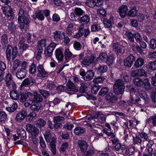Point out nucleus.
I'll return each instance as SVG.
<instances>
[{"instance_id":"nucleus-1","label":"nucleus","mask_w":156,"mask_h":156,"mask_svg":"<svg viewBox=\"0 0 156 156\" xmlns=\"http://www.w3.org/2000/svg\"><path fill=\"white\" fill-rule=\"evenodd\" d=\"M113 87L114 91L116 95L122 94L125 88L124 82L121 79L116 80L113 85Z\"/></svg>"},{"instance_id":"nucleus-2","label":"nucleus","mask_w":156,"mask_h":156,"mask_svg":"<svg viewBox=\"0 0 156 156\" xmlns=\"http://www.w3.org/2000/svg\"><path fill=\"white\" fill-rule=\"evenodd\" d=\"M6 54L7 59L9 60L11 58L12 52V59L14 60L16 57L18 52L17 48L16 47L13 48L10 45H8L6 50Z\"/></svg>"},{"instance_id":"nucleus-3","label":"nucleus","mask_w":156,"mask_h":156,"mask_svg":"<svg viewBox=\"0 0 156 156\" xmlns=\"http://www.w3.org/2000/svg\"><path fill=\"white\" fill-rule=\"evenodd\" d=\"M18 20L19 24V27L21 29L24 28L25 25H27L30 21V18L27 13H25L23 16L18 17Z\"/></svg>"},{"instance_id":"nucleus-4","label":"nucleus","mask_w":156,"mask_h":156,"mask_svg":"<svg viewBox=\"0 0 156 156\" xmlns=\"http://www.w3.org/2000/svg\"><path fill=\"white\" fill-rule=\"evenodd\" d=\"M4 80L5 82L6 86L8 89H10L11 87H15L16 85L15 82L13 80L12 74L9 73H8L5 76Z\"/></svg>"},{"instance_id":"nucleus-5","label":"nucleus","mask_w":156,"mask_h":156,"mask_svg":"<svg viewBox=\"0 0 156 156\" xmlns=\"http://www.w3.org/2000/svg\"><path fill=\"white\" fill-rule=\"evenodd\" d=\"M96 62V57L93 55L86 56L81 61L82 64L87 66H89L91 64H95Z\"/></svg>"},{"instance_id":"nucleus-6","label":"nucleus","mask_w":156,"mask_h":156,"mask_svg":"<svg viewBox=\"0 0 156 156\" xmlns=\"http://www.w3.org/2000/svg\"><path fill=\"white\" fill-rule=\"evenodd\" d=\"M56 45V44L53 42H51L47 48L44 51V54L46 57L51 56L52 52Z\"/></svg>"},{"instance_id":"nucleus-7","label":"nucleus","mask_w":156,"mask_h":156,"mask_svg":"<svg viewBox=\"0 0 156 156\" xmlns=\"http://www.w3.org/2000/svg\"><path fill=\"white\" fill-rule=\"evenodd\" d=\"M80 74L82 76L83 79L86 81H89L93 78L94 72L91 70L87 71L86 73L81 72L80 73Z\"/></svg>"},{"instance_id":"nucleus-8","label":"nucleus","mask_w":156,"mask_h":156,"mask_svg":"<svg viewBox=\"0 0 156 156\" xmlns=\"http://www.w3.org/2000/svg\"><path fill=\"white\" fill-rule=\"evenodd\" d=\"M17 88V86L16 85L15 88L11 87L10 89L11 90L9 93L10 97L13 100H18L19 99L20 96L19 93L16 90Z\"/></svg>"},{"instance_id":"nucleus-9","label":"nucleus","mask_w":156,"mask_h":156,"mask_svg":"<svg viewBox=\"0 0 156 156\" xmlns=\"http://www.w3.org/2000/svg\"><path fill=\"white\" fill-rule=\"evenodd\" d=\"M66 89L67 90L73 92L72 94L78 91V88L70 80H69L66 84Z\"/></svg>"},{"instance_id":"nucleus-10","label":"nucleus","mask_w":156,"mask_h":156,"mask_svg":"<svg viewBox=\"0 0 156 156\" xmlns=\"http://www.w3.org/2000/svg\"><path fill=\"white\" fill-rule=\"evenodd\" d=\"M27 114V111L22 109L16 115L15 119L17 121L20 122L25 118Z\"/></svg>"},{"instance_id":"nucleus-11","label":"nucleus","mask_w":156,"mask_h":156,"mask_svg":"<svg viewBox=\"0 0 156 156\" xmlns=\"http://www.w3.org/2000/svg\"><path fill=\"white\" fill-rule=\"evenodd\" d=\"M37 76L40 78H44L48 74V73L44 70L43 66L42 65H39L37 67Z\"/></svg>"},{"instance_id":"nucleus-12","label":"nucleus","mask_w":156,"mask_h":156,"mask_svg":"<svg viewBox=\"0 0 156 156\" xmlns=\"http://www.w3.org/2000/svg\"><path fill=\"white\" fill-rule=\"evenodd\" d=\"M94 118L100 123H103L106 122V117L101 112L96 113L94 115Z\"/></svg>"},{"instance_id":"nucleus-13","label":"nucleus","mask_w":156,"mask_h":156,"mask_svg":"<svg viewBox=\"0 0 156 156\" xmlns=\"http://www.w3.org/2000/svg\"><path fill=\"white\" fill-rule=\"evenodd\" d=\"M128 10V8L126 5H122L119 7L118 12L121 18H124L126 16H127V12Z\"/></svg>"},{"instance_id":"nucleus-14","label":"nucleus","mask_w":156,"mask_h":156,"mask_svg":"<svg viewBox=\"0 0 156 156\" xmlns=\"http://www.w3.org/2000/svg\"><path fill=\"white\" fill-rule=\"evenodd\" d=\"M135 59V57L133 55H130L124 61V65L127 67H131Z\"/></svg>"},{"instance_id":"nucleus-15","label":"nucleus","mask_w":156,"mask_h":156,"mask_svg":"<svg viewBox=\"0 0 156 156\" xmlns=\"http://www.w3.org/2000/svg\"><path fill=\"white\" fill-rule=\"evenodd\" d=\"M80 151L83 153H85L87 151L88 145L87 142L84 140H79L78 143Z\"/></svg>"},{"instance_id":"nucleus-16","label":"nucleus","mask_w":156,"mask_h":156,"mask_svg":"<svg viewBox=\"0 0 156 156\" xmlns=\"http://www.w3.org/2000/svg\"><path fill=\"white\" fill-rule=\"evenodd\" d=\"M124 47L118 43H114L113 45V50L116 53H121L124 52Z\"/></svg>"},{"instance_id":"nucleus-17","label":"nucleus","mask_w":156,"mask_h":156,"mask_svg":"<svg viewBox=\"0 0 156 156\" xmlns=\"http://www.w3.org/2000/svg\"><path fill=\"white\" fill-rule=\"evenodd\" d=\"M14 75L18 79L22 80L26 76V72L22 69H18L16 72L15 71Z\"/></svg>"},{"instance_id":"nucleus-18","label":"nucleus","mask_w":156,"mask_h":156,"mask_svg":"<svg viewBox=\"0 0 156 156\" xmlns=\"http://www.w3.org/2000/svg\"><path fill=\"white\" fill-rule=\"evenodd\" d=\"M54 39L57 41H60L64 37L65 33L62 31H55L54 33Z\"/></svg>"},{"instance_id":"nucleus-19","label":"nucleus","mask_w":156,"mask_h":156,"mask_svg":"<svg viewBox=\"0 0 156 156\" xmlns=\"http://www.w3.org/2000/svg\"><path fill=\"white\" fill-rule=\"evenodd\" d=\"M78 25L75 23L70 22L69 23L66 30V32L67 34L69 35H71L73 31V28L75 27V26H77Z\"/></svg>"},{"instance_id":"nucleus-20","label":"nucleus","mask_w":156,"mask_h":156,"mask_svg":"<svg viewBox=\"0 0 156 156\" xmlns=\"http://www.w3.org/2000/svg\"><path fill=\"white\" fill-rule=\"evenodd\" d=\"M53 119L54 122L55 123L54 125V127L55 128H57L58 127H60L61 125V123H58L64 120V118L62 117L58 116L54 117Z\"/></svg>"},{"instance_id":"nucleus-21","label":"nucleus","mask_w":156,"mask_h":156,"mask_svg":"<svg viewBox=\"0 0 156 156\" xmlns=\"http://www.w3.org/2000/svg\"><path fill=\"white\" fill-rule=\"evenodd\" d=\"M35 80L32 77L27 78L25 79L23 81L21 86H25L30 85L31 83H35Z\"/></svg>"},{"instance_id":"nucleus-22","label":"nucleus","mask_w":156,"mask_h":156,"mask_svg":"<svg viewBox=\"0 0 156 156\" xmlns=\"http://www.w3.org/2000/svg\"><path fill=\"white\" fill-rule=\"evenodd\" d=\"M47 41L45 39L39 40L37 42V48L43 50V48H45L47 45Z\"/></svg>"},{"instance_id":"nucleus-23","label":"nucleus","mask_w":156,"mask_h":156,"mask_svg":"<svg viewBox=\"0 0 156 156\" xmlns=\"http://www.w3.org/2000/svg\"><path fill=\"white\" fill-rule=\"evenodd\" d=\"M137 11L138 10L136 9V7L135 6H134L128 12L127 16L132 17L136 16L138 15Z\"/></svg>"},{"instance_id":"nucleus-24","label":"nucleus","mask_w":156,"mask_h":156,"mask_svg":"<svg viewBox=\"0 0 156 156\" xmlns=\"http://www.w3.org/2000/svg\"><path fill=\"white\" fill-rule=\"evenodd\" d=\"M135 149L134 147H130L126 149V150L123 151V154L126 156H130L135 151Z\"/></svg>"},{"instance_id":"nucleus-25","label":"nucleus","mask_w":156,"mask_h":156,"mask_svg":"<svg viewBox=\"0 0 156 156\" xmlns=\"http://www.w3.org/2000/svg\"><path fill=\"white\" fill-rule=\"evenodd\" d=\"M105 98L110 102L115 103L117 100V97L115 95H113L112 94H109L105 97Z\"/></svg>"},{"instance_id":"nucleus-26","label":"nucleus","mask_w":156,"mask_h":156,"mask_svg":"<svg viewBox=\"0 0 156 156\" xmlns=\"http://www.w3.org/2000/svg\"><path fill=\"white\" fill-rule=\"evenodd\" d=\"M21 62L18 59H16L14 61L12 70L13 75L15 74V70L21 65Z\"/></svg>"},{"instance_id":"nucleus-27","label":"nucleus","mask_w":156,"mask_h":156,"mask_svg":"<svg viewBox=\"0 0 156 156\" xmlns=\"http://www.w3.org/2000/svg\"><path fill=\"white\" fill-rule=\"evenodd\" d=\"M144 60L141 58H138L135 61L134 66L136 68L142 66L144 64Z\"/></svg>"},{"instance_id":"nucleus-28","label":"nucleus","mask_w":156,"mask_h":156,"mask_svg":"<svg viewBox=\"0 0 156 156\" xmlns=\"http://www.w3.org/2000/svg\"><path fill=\"white\" fill-rule=\"evenodd\" d=\"M33 17L34 19L37 18L38 19L41 20H43L44 18V17L41 12V10L35 12L34 14L33 15Z\"/></svg>"},{"instance_id":"nucleus-29","label":"nucleus","mask_w":156,"mask_h":156,"mask_svg":"<svg viewBox=\"0 0 156 156\" xmlns=\"http://www.w3.org/2000/svg\"><path fill=\"white\" fill-rule=\"evenodd\" d=\"M34 124L37 127L41 128L44 126L46 124V122L44 119H39L35 121Z\"/></svg>"},{"instance_id":"nucleus-30","label":"nucleus","mask_w":156,"mask_h":156,"mask_svg":"<svg viewBox=\"0 0 156 156\" xmlns=\"http://www.w3.org/2000/svg\"><path fill=\"white\" fill-rule=\"evenodd\" d=\"M55 56L57 60L61 61L62 60L63 58V55L60 49H58L55 51Z\"/></svg>"},{"instance_id":"nucleus-31","label":"nucleus","mask_w":156,"mask_h":156,"mask_svg":"<svg viewBox=\"0 0 156 156\" xmlns=\"http://www.w3.org/2000/svg\"><path fill=\"white\" fill-rule=\"evenodd\" d=\"M133 82L134 85L137 87H141L143 85V80L140 78H135L133 80Z\"/></svg>"},{"instance_id":"nucleus-32","label":"nucleus","mask_w":156,"mask_h":156,"mask_svg":"<svg viewBox=\"0 0 156 156\" xmlns=\"http://www.w3.org/2000/svg\"><path fill=\"white\" fill-rule=\"evenodd\" d=\"M85 132V129L83 127H77L75 128L74 130V133L77 135H80Z\"/></svg>"},{"instance_id":"nucleus-33","label":"nucleus","mask_w":156,"mask_h":156,"mask_svg":"<svg viewBox=\"0 0 156 156\" xmlns=\"http://www.w3.org/2000/svg\"><path fill=\"white\" fill-rule=\"evenodd\" d=\"M103 23L105 27L110 28L112 27L113 20L111 19H110L109 20L105 19H104Z\"/></svg>"},{"instance_id":"nucleus-34","label":"nucleus","mask_w":156,"mask_h":156,"mask_svg":"<svg viewBox=\"0 0 156 156\" xmlns=\"http://www.w3.org/2000/svg\"><path fill=\"white\" fill-rule=\"evenodd\" d=\"M137 94L140 97L145 100L146 98V94L144 91L142 89L139 88L137 89L136 91V94Z\"/></svg>"},{"instance_id":"nucleus-35","label":"nucleus","mask_w":156,"mask_h":156,"mask_svg":"<svg viewBox=\"0 0 156 156\" xmlns=\"http://www.w3.org/2000/svg\"><path fill=\"white\" fill-rule=\"evenodd\" d=\"M90 19V17L89 16L87 15H86L81 17L79 20V21L81 23H83L86 24L89 23Z\"/></svg>"},{"instance_id":"nucleus-36","label":"nucleus","mask_w":156,"mask_h":156,"mask_svg":"<svg viewBox=\"0 0 156 156\" xmlns=\"http://www.w3.org/2000/svg\"><path fill=\"white\" fill-rule=\"evenodd\" d=\"M41 106V105L40 104L36 103L31 105L30 108L31 110L38 112L40 110Z\"/></svg>"},{"instance_id":"nucleus-37","label":"nucleus","mask_w":156,"mask_h":156,"mask_svg":"<svg viewBox=\"0 0 156 156\" xmlns=\"http://www.w3.org/2000/svg\"><path fill=\"white\" fill-rule=\"evenodd\" d=\"M143 82L144 88L146 90H149L151 88V85L148 79H145L143 80Z\"/></svg>"},{"instance_id":"nucleus-38","label":"nucleus","mask_w":156,"mask_h":156,"mask_svg":"<svg viewBox=\"0 0 156 156\" xmlns=\"http://www.w3.org/2000/svg\"><path fill=\"white\" fill-rule=\"evenodd\" d=\"M17 132L19 135L24 139L26 138V133L24 129L22 128H18L17 129Z\"/></svg>"},{"instance_id":"nucleus-39","label":"nucleus","mask_w":156,"mask_h":156,"mask_svg":"<svg viewBox=\"0 0 156 156\" xmlns=\"http://www.w3.org/2000/svg\"><path fill=\"white\" fill-rule=\"evenodd\" d=\"M107 69L106 66H100L97 69V72L98 74H101L107 71Z\"/></svg>"},{"instance_id":"nucleus-40","label":"nucleus","mask_w":156,"mask_h":156,"mask_svg":"<svg viewBox=\"0 0 156 156\" xmlns=\"http://www.w3.org/2000/svg\"><path fill=\"white\" fill-rule=\"evenodd\" d=\"M133 144L134 145L138 144H141L142 142V140L140 137L137 136H133Z\"/></svg>"},{"instance_id":"nucleus-41","label":"nucleus","mask_w":156,"mask_h":156,"mask_svg":"<svg viewBox=\"0 0 156 156\" xmlns=\"http://www.w3.org/2000/svg\"><path fill=\"white\" fill-rule=\"evenodd\" d=\"M108 57V55L106 53L101 52L100 53L99 56L97 58V60L98 61L101 60L102 62L105 61Z\"/></svg>"},{"instance_id":"nucleus-42","label":"nucleus","mask_w":156,"mask_h":156,"mask_svg":"<svg viewBox=\"0 0 156 156\" xmlns=\"http://www.w3.org/2000/svg\"><path fill=\"white\" fill-rule=\"evenodd\" d=\"M37 66L36 65L33 63L29 66V72L31 74H34L36 72Z\"/></svg>"},{"instance_id":"nucleus-43","label":"nucleus","mask_w":156,"mask_h":156,"mask_svg":"<svg viewBox=\"0 0 156 156\" xmlns=\"http://www.w3.org/2000/svg\"><path fill=\"white\" fill-rule=\"evenodd\" d=\"M34 95L35 97L34 99V102H40L42 101V97L40 94H38L36 92H35Z\"/></svg>"},{"instance_id":"nucleus-44","label":"nucleus","mask_w":156,"mask_h":156,"mask_svg":"<svg viewBox=\"0 0 156 156\" xmlns=\"http://www.w3.org/2000/svg\"><path fill=\"white\" fill-rule=\"evenodd\" d=\"M149 124H152L154 126H156V115L150 117L147 121Z\"/></svg>"},{"instance_id":"nucleus-45","label":"nucleus","mask_w":156,"mask_h":156,"mask_svg":"<svg viewBox=\"0 0 156 156\" xmlns=\"http://www.w3.org/2000/svg\"><path fill=\"white\" fill-rule=\"evenodd\" d=\"M147 68L152 70L156 69V60L154 62H151L147 65Z\"/></svg>"},{"instance_id":"nucleus-46","label":"nucleus","mask_w":156,"mask_h":156,"mask_svg":"<svg viewBox=\"0 0 156 156\" xmlns=\"http://www.w3.org/2000/svg\"><path fill=\"white\" fill-rule=\"evenodd\" d=\"M44 137L47 142H49L51 139V134L50 130H46L44 134Z\"/></svg>"},{"instance_id":"nucleus-47","label":"nucleus","mask_w":156,"mask_h":156,"mask_svg":"<svg viewBox=\"0 0 156 156\" xmlns=\"http://www.w3.org/2000/svg\"><path fill=\"white\" fill-rule=\"evenodd\" d=\"M105 78L103 77H98L94 78L93 80V82L95 84H98L103 83Z\"/></svg>"},{"instance_id":"nucleus-48","label":"nucleus","mask_w":156,"mask_h":156,"mask_svg":"<svg viewBox=\"0 0 156 156\" xmlns=\"http://www.w3.org/2000/svg\"><path fill=\"white\" fill-rule=\"evenodd\" d=\"M108 89L107 87H103L100 90L99 93V95L101 96H104L108 92Z\"/></svg>"},{"instance_id":"nucleus-49","label":"nucleus","mask_w":156,"mask_h":156,"mask_svg":"<svg viewBox=\"0 0 156 156\" xmlns=\"http://www.w3.org/2000/svg\"><path fill=\"white\" fill-rule=\"evenodd\" d=\"M97 13L102 17H105L106 15V11L102 8H100L97 10Z\"/></svg>"},{"instance_id":"nucleus-50","label":"nucleus","mask_w":156,"mask_h":156,"mask_svg":"<svg viewBox=\"0 0 156 156\" xmlns=\"http://www.w3.org/2000/svg\"><path fill=\"white\" fill-rule=\"evenodd\" d=\"M88 90V87L86 84H82L79 89V91L80 93H85Z\"/></svg>"},{"instance_id":"nucleus-51","label":"nucleus","mask_w":156,"mask_h":156,"mask_svg":"<svg viewBox=\"0 0 156 156\" xmlns=\"http://www.w3.org/2000/svg\"><path fill=\"white\" fill-rule=\"evenodd\" d=\"M64 54L65 58L66 60L69 59L72 57L73 55L69 49L68 48L66 49Z\"/></svg>"},{"instance_id":"nucleus-52","label":"nucleus","mask_w":156,"mask_h":156,"mask_svg":"<svg viewBox=\"0 0 156 156\" xmlns=\"http://www.w3.org/2000/svg\"><path fill=\"white\" fill-rule=\"evenodd\" d=\"M8 29L11 33H12L15 32L16 30V26L13 22H11L9 24Z\"/></svg>"},{"instance_id":"nucleus-53","label":"nucleus","mask_w":156,"mask_h":156,"mask_svg":"<svg viewBox=\"0 0 156 156\" xmlns=\"http://www.w3.org/2000/svg\"><path fill=\"white\" fill-rule=\"evenodd\" d=\"M2 9L3 13L5 15L7 13H9V12L12 10V9L10 6L9 5H6L2 7Z\"/></svg>"},{"instance_id":"nucleus-54","label":"nucleus","mask_w":156,"mask_h":156,"mask_svg":"<svg viewBox=\"0 0 156 156\" xmlns=\"http://www.w3.org/2000/svg\"><path fill=\"white\" fill-rule=\"evenodd\" d=\"M17 108V105L16 103H14L12 104V105L10 107L7 108V111L11 112H13Z\"/></svg>"},{"instance_id":"nucleus-55","label":"nucleus","mask_w":156,"mask_h":156,"mask_svg":"<svg viewBox=\"0 0 156 156\" xmlns=\"http://www.w3.org/2000/svg\"><path fill=\"white\" fill-rule=\"evenodd\" d=\"M7 118V115L3 111H0V122L5 121Z\"/></svg>"},{"instance_id":"nucleus-56","label":"nucleus","mask_w":156,"mask_h":156,"mask_svg":"<svg viewBox=\"0 0 156 156\" xmlns=\"http://www.w3.org/2000/svg\"><path fill=\"white\" fill-rule=\"evenodd\" d=\"M150 47L152 49L156 48V40L154 38L152 39L150 41Z\"/></svg>"},{"instance_id":"nucleus-57","label":"nucleus","mask_w":156,"mask_h":156,"mask_svg":"<svg viewBox=\"0 0 156 156\" xmlns=\"http://www.w3.org/2000/svg\"><path fill=\"white\" fill-rule=\"evenodd\" d=\"M101 29L99 24H94L91 27V30L93 31L100 30Z\"/></svg>"},{"instance_id":"nucleus-58","label":"nucleus","mask_w":156,"mask_h":156,"mask_svg":"<svg viewBox=\"0 0 156 156\" xmlns=\"http://www.w3.org/2000/svg\"><path fill=\"white\" fill-rule=\"evenodd\" d=\"M110 118L112 121L111 124L114 126L116 124L117 121V117L115 115H111Z\"/></svg>"},{"instance_id":"nucleus-59","label":"nucleus","mask_w":156,"mask_h":156,"mask_svg":"<svg viewBox=\"0 0 156 156\" xmlns=\"http://www.w3.org/2000/svg\"><path fill=\"white\" fill-rule=\"evenodd\" d=\"M126 34L129 40L131 41H134V35L131 32L127 31L126 32Z\"/></svg>"},{"instance_id":"nucleus-60","label":"nucleus","mask_w":156,"mask_h":156,"mask_svg":"<svg viewBox=\"0 0 156 156\" xmlns=\"http://www.w3.org/2000/svg\"><path fill=\"white\" fill-rule=\"evenodd\" d=\"M138 76H145L147 73L144 70L142 69H137Z\"/></svg>"},{"instance_id":"nucleus-61","label":"nucleus","mask_w":156,"mask_h":156,"mask_svg":"<svg viewBox=\"0 0 156 156\" xmlns=\"http://www.w3.org/2000/svg\"><path fill=\"white\" fill-rule=\"evenodd\" d=\"M39 90L40 93L45 98L48 97L50 95L49 93L47 91L42 89Z\"/></svg>"},{"instance_id":"nucleus-62","label":"nucleus","mask_w":156,"mask_h":156,"mask_svg":"<svg viewBox=\"0 0 156 156\" xmlns=\"http://www.w3.org/2000/svg\"><path fill=\"white\" fill-rule=\"evenodd\" d=\"M73 46L75 49L77 50H80L81 48V44L78 41H75L73 43Z\"/></svg>"},{"instance_id":"nucleus-63","label":"nucleus","mask_w":156,"mask_h":156,"mask_svg":"<svg viewBox=\"0 0 156 156\" xmlns=\"http://www.w3.org/2000/svg\"><path fill=\"white\" fill-rule=\"evenodd\" d=\"M122 79L124 80V81L126 82H128L131 80V79L129 75L126 73H125L122 75Z\"/></svg>"},{"instance_id":"nucleus-64","label":"nucleus","mask_w":156,"mask_h":156,"mask_svg":"<svg viewBox=\"0 0 156 156\" xmlns=\"http://www.w3.org/2000/svg\"><path fill=\"white\" fill-rule=\"evenodd\" d=\"M139 135L140 138L142 139H144V141L147 140L148 137L147 134L144 132H142L139 133Z\"/></svg>"}]
</instances>
